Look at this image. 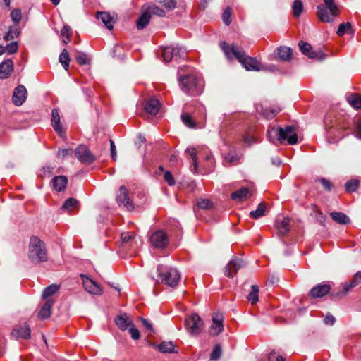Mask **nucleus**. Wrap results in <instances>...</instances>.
Listing matches in <instances>:
<instances>
[{"mask_svg":"<svg viewBox=\"0 0 361 361\" xmlns=\"http://www.w3.org/2000/svg\"><path fill=\"white\" fill-rule=\"evenodd\" d=\"M116 200L120 206H123L126 209L130 211L134 208L132 200L130 199L128 189L125 186H121L116 197Z\"/></svg>","mask_w":361,"mask_h":361,"instance_id":"14","label":"nucleus"},{"mask_svg":"<svg viewBox=\"0 0 361 361\" xmlns=\"http://www.w3.org/2000/svg\"><path fill=\"white\" fill-rule=\"evenodd\" d=\"M54 305V300L48 299L46 300L38 313V317L44 319L50 317L51 310Z\"/></svg>","mask_w":361,"mask_h":361,"instance_id":"32","label":"nucleus"},{"mask_svg":"<svg viewBox=\"0 0 361 361\" xmlns=\"http://www.w3.org/2000/svg\"><path fill=\"white\" fill-rule=\"evenodd\" d=\"M243 267V260L239 258L231 259L224 269V274L229 278H233Z\"/></svg>","mask_w":361,"mask_h":361,"instance_id":"16","label":"nucleus"},{"mask_svg":"<svg viewBox=\"0 0 361 361\" xmlns=\"http://www.w3.org/2000/svg\"><path fill=\"white\" fill-rule=\"evenodd\" d=\"M266 210H267V205H266V204L264 202H261L258 205L257 209L250 212V216L252 219H258V218L265 215Z\"/></svg>","mask_w":361,"mask_h":361,"instance_id":"39","label":"nucleus"},{"mask_svg":"<svg viewBox=\"0 0 361 361\" xmlns=\"http://www.w3.org/2000/svg\"><path fill=\"white\" fill-rule=\"evenodd\" d=\"M224 317L221 313H214L212 316V324L210 328V334L212 336H217L223 331Z\"/></svg>","mask_w":361,"mask_h":361,"instance_id":"17","label":"nucleus"},{"mask_svg":"<svg viewBox=\"0 0 361 361\" xmlns=\"http://www.w3.org/2000/svg\"><path fill=\"white\" fill-rule=\"evenodd\" d=\"M318 180L326 190L330 191L333 188V184L329 180L321 178Z\"/></svg>","mask_w":361,"mask_h":361,"instance_id":"56","label":"nucleus"},{"mask_svg":"<svg viewBox=\"0 0 361 361\" xmlns=\"http://www.w3.org/2000/svg\"><path fill=\"white\" fill-rule=\"evenodd\" d=\"M114 322L121 331L127 330L133 324L132 319L126 313L116 316Z\"/></svg>","mask_w":361,"mask_h":361,"instance_id":"22","label":"nucleus"},{"mask_svg":"<svg viewBox=\"0 0 361 361\" xmlns=\"http://www.w3.org/2000/svg\"><path fill=\"white\" fill-rule=\"evenodd\" d=\"M142 11H146L149 15H157L160 17L165 16V11L154 4H145L142 7Z\"/></svg>","mask_w":361,"mask_h":361,"instance_id":"33","label":"nucleus"},{"mask_svg":"<svg viewBox=\"0 0 361 361\" xmlns=\"http://www.w3.org/2000/svg\"><path fill=\"white\" fill-rule=\"evenodd\" d=\"M75 59L80 65H85L88 63L87 55L79 51H75Z\"/></svg>","mask_w":361,"mask_h":361,"instance_id":"49","label":"nucleus"},{"mask_svg":"<svg viewBox=\"0 0 361 361\" xmlns=\"http://www.w3.org/2000/svg\"><path fill=\"white\" fill-rule=\"evenodd\" d=\"M142 13L137 20V28L142 30L148 25L150 21L151 16L146 11H142Z\"/></svg>","mask_w":361,"mask_h":361,"instance_id":"35","label":"nucleus"},{"mask_svg":"<svg viewBox=\"0 0 361 361\" xmlns=\"http://www.w3.org/2000/svg\"><path fill=\"white\" fill-rule=\"evenodd\" d=\"M135 235L134 233H123L121 235V240L122 244L130 243L135 240Z\"/></svg>","mask_w":361,"mask_h":361,"instance_id":"54","label":"nucleus"},{"mask_svg":"<svg viewBox=\"0 0 361 361\" xmlns=\"http://www.w3.org/2000/svg\"><path fill=\"white\" fill-rule=\"evenodd\" d=\"M51 125L54 130L59 134L60 137H65V131L63 130V126L60 122L59 112L56 109L52 110Z\"/></svg>","mask_w":361,"mask_h":361,"instance_id":"21","label":"nucleus"},{"mask_svg":"<svg viewBox=\"0 0 361 361\" xmlns=\"http://www.w3.org/2000/svg\"><path fill=\"white\" fill-rule=\"evenodd\" d=\"M290 219L288 217H278L276 221L275 226L279 234L283 235L290 230Z\"/></svg>","mask_w":361,"mask_h":361,"instance_id":"25","label":"nucleus"},{"mask_svg":"<svg viewBox=\"0 0 361 361\" xmlns=\"http://www.w3.org/2000/svg\"><path fill=\"white\" fill-rule=\"evenodd\" d=\"M197 205L200 209H208L213 207V203L208 199H200L197 201Z\"/></svg>","mask_w":361,"mask_h":361,"instance_id":"50","label":"nucleus"},{"mask_svg":"<svg viewBox=\"0 0 361 361\" xmlns=\"http://www.w3.org/2000/svg\"><path fill=\"white\" fill-rule=\"evenodd\" d=\"M5 53L12 54L18 51V43L16 42H12L10 44L4 47Z\"/></svg>","mask_w":361,"mask_h":361,"instance_id":"55","label":"nucleus"},{"mask_svg":"<svg viewBox=\"0 0 361 361\" xmlns=\"http://www.w3.org/2000/svg\"><path fill=\"white\" fill-rule=\"evenodd\" d=\"M298 46L301 52L310 59L322 61L326 57V55L321 50L313 51L311 45L307 42L300 41Z\"/></svg>","mask_w":361,"mask_h":361,"instance_id":"11","label":"nucleus"},{"mask_svg":"<svg viewBox=\"0 0 361 361\" xmlns=\"http://www.w3.org/2000/svg\"><path fill=\"white\" fill-rule=\"evenodd\" d=\"M360 283H361V271L357 272L353 276L352 281L350 283L345 284L343 287V290L341 293V295H346L352 288L357 286Z\"/></svg>","mask_w":361,"mask_h":361,"instance_id":"31","label":"nucleus"},{"mask_svg":"<svg viewBox=\"0 0 361 361\" xmlns=\"http://www.w3.org/2000/svg\"><path fill=\"white\" fill-rule=\"evenodd\" d=\"M330 216L334 221L341 224H347L350 222L348 216L342 212H334L330 214Z\"/></svg>","mask_w":361,"mask_h":361,"instance_id":"36","label":"nucleus"},{"mask_svg":"<svg viewBox=\"0 0 361 361\" xmlns=\"http://www.w3.org/2000/svg\"><path fill=\"white\" fill-rule=\"evenodd\" d=\"M258 293H259L258 286H257V285L252 286L251 291L249 293V294L247 295V300L252 305L255 304L259 300Z\"/></svg>","mask_w":361,"mask_h":361,"instance_id":"44","label":"nucleus"},{"mask_svg":"<svg viewBox=\"0 0 361 361\" xmlns=\"http://www.w3.org/2000/svg\"><path fill=\"white\" fill-rule=\"evenodd\" d=\"M352 31V25L350 23H341L339 25L336 32L338 36H343L344 34Z\"/></svg>","mask_w":361,"mask_h":361,"instance_id":"47","label":"nucleus"},{"mask_svg":"<svg viewBox=\"0 0 361 361\" xmlns=\"http://www.w3.org/2000/svg\"><path fill=\"white\" fill-rule=\"evenodd\" d=\"M183 68L178 71V84L181 90L188 95L196 96L202 93L203 89L202 80L197 76L194 70L183 73Z\"/></svg>","mask_w":361,"mask_h":361,"instance_id":"3","label":"nucleus"},{"mask_svg":"<svg viewBox=\"0 0 361 361\" xmlns=\"http://www.w3.org/2000/svg\"><path fill=\"white\" fill-rule=\"evenodd\" d=\"M344 128H341L338 125L329 127L327 130V135L331 137L334 141L343 138L345 135L343 133Z\"/></svg>","mask_w":361,"mask_h":361,"instance_id":"29","label":"nucleus"},{"mask_svg":"<svg viewBox=\"0 0 361 361\" xmlns=\"http://www.w3.org/2000/svg\"><path fill=\"white\" fill-rule=\"evenodd\" d=\"M224 160L226 163H229L231 164H237L239 161V157L238 156L228 154L225 157Z\"/></svg>","mask_w":361,"mask_h":361,"instance_id":"58","label":"nucleus"},{"mask_svg":"<svg viewBox=\"0 0 361 361\" xmlns=\"http://www.w3.org/2000/svg\"><path fill=\"white\" fill-rule=\"evenodd\" d=\"M149 240L152 246L156 248L163 249L166 247L169 243L167 234L161 230L152 233Z\"/></svg>","mask_w":361,"mask_h":361,"instance_id":"12","label":"nucleus"},{"mask_svg":"<svg viewBox=\"0 0 361 361\" xmlns=\"http://www.w3.org/2000/svg\"><path fill=\"white\" fill-rule=\"evenodd\" d=\"M27 257L34 264L47 261V251L45 243L37 236H32L30 239Z\"/></svg>","mask_w":361,"mask_h":361,"instance_id":"5","label":"nucleus"},{"mask_svg":"<svg viewBox=\"0 0 361 361\" xmlns=\"http://www.w3.org/2000/svg\"><path fill=\"white\" fill-rule=\"evenodd\" d=\"M232 9L230 7H227L223 14L222 20L226 25H229L231 23Z\"/></svg>","mask_w":361,"mask_h":361,"instance_id":"51","label":"nucleus"},{"mask_svg":"<svg viewBox=\"0 0 361 361\" xmlns=\"http://www.w3.org/2000/svg\"><path fill=\"white\" fill-rule=\"evenodd\" d=\"M293 15L298 17L303 11V4L300 0H295L292 6Z\"/></svg>","mask_w":361,"mask_h":361,"instance_id":"48","label":"nucleus"},{"mask_svg":"<svg viewBox=\"0 0 361 361\" xmlns=\"http://www.w3.org/2000/svg\"><path fill=\"white\" fill-rule=\"evenodd\" d=\"M96 16L98 20H100L104 23L106 28L109 30L113 29L116 22L114 16H111L108 12H98Z\"/></svg>","mask_w":361,"mask_h":361,"instance_id":"26","label":"nucleus"},{"mask_svg":"<svg viewBox=\"0 0 361 361\" xmlns=\"http://www.w3.org/2000/svg\"><path fill=\"white\" fill-rule=\"evenodd\" d=\"M13 70V62L7 59L0 64V78L5 79L9 77Z\"/></svg>","mask_w":361,"mask_h":361,"instance_id":"27","label":"nucleus"},{"mask_svg":"<svg viewBox=\"0 0 361 361\" xmlns=\"http://www.w3.org/2000/svg\"><path fill=\"white\" fill-rule=\"evenodd\" d=\"M59 62L61 63L66 71L68 70L70 57L69 54L66 49H63L59 56Z\"/></svg>","mask_w":361,"mask_h":361,"instance_id":"42","label":"nucleus"},{"mask_svg":"<svg viewBox=\"0 0 361 361\" xmlns=\"http://www.w3.org/2000/svg\"><path fill=\"white\" fill-rule=\"evenodd\" d=\"M52 185L56 191H63L68 183V178L65 176H55L52 180Z\"/></svg>","mask_w":361,"mask_h":361,"instance_id":"30","label":"nucleus"},{"mask_svg":"<svg viewBox=\"0 0 361 361\" xmlns=\"http://www.w3.org/2000/svg\"><path fill=\"white\" fill-rule=\"evenodd\" d=\"M27 92L26 88L23 85H19L15 88L12 97L13 104L18 106H21L27 99Z\"/></svg>","mask_w":361,"mask_h":361,"instance_id":"15","label":"nucleus"},{"mask_svg":"<svg viewBox=\"0 0 361 361\" xmlns=\"http://www.w3.org/2000/svg\"><path fill=\"white\" fill-rule=\"evenodd\" d=\"M221 345L219 344H216L210 355V360L212 361H216L221 357Z\"/></svg>","mask_w":361,"mask_h":361,"instance_id":"53","label":"nucleus"},{"mask_svg":"<svg viewBox=\"0 0 361 361\" xmlns=\"http://www.w3.org/2000/svg\"><path fill=\"white\" fill-rule=\"evenodd\" d=\"M61 35L63 37V42L65 44H67L68 42H70L72 35V30L70 26L67 25H64L61 30Z\"/></svg>","mask_w":361,"mask_h":361,"instance_id":"43","label":"nucleus"},{"mask_svg":"<svg viewBox=\"0 0 361 361\" xmlns=\"http://www.w3.org/2000/svg\"><path fill=\"white\" fill-rule=\"evenodd\" d=\"M20 34V29L18 28V25H15L13 27H10L8 29V31L4 36L3 37V39L5 41H9L13 40L18 37Z\"/></svg>","mask_w":361,"mask_h":361,"instance_id":"38","label":"nucleus"},{"mask_svg":"<svg viewBox=\"0 0 361 361\" xmlns=\"http://www.w3.org/2000/svg\"><path fill=\"white\" fill-rule=\"evenodd\" d=\"M190 105L186 104L184 108L183 113L181 114V120L182 122L188 128H195L197 126L196 121L195 119L197 117V113L195 111L193 113V115H190V114L188 112V108Z\"/></svg>","mask_w":361,"mask_h":361,"instance_id":"18","label":"nucleus"},{"mask_svg":"<svg viewBox=\"0 0 361 361\" xmlns=\"http://www.w3.org/2000/svg\"><path fill=\"white\" fill-rule=\"evenodd\" d=\"M269 140L275 144H283L287 142L289 145H295L298 142L296 129L293 126L270 127L267 132Z\"/></svg>","mask_w":361,"mask_h":361,"instance_id":"4","label":"nucleus"},{"mask_svg":"<svg viewBox=\"0 0 361 361\" xmlns=\"http://www.w3.org/2000/svg\"><path fill=\"white\" fill-rule=\"evenodd\" d=\"M281 109L279 107H269L262 109V115L267 118L271 119L273 118L277 114H279Z\"/></svg>","mask_w":361,"mask_h":361,"instance_id":"40","label":"nucleus"},{"mask_svg":"<svg viewBox=\"0 0 361 361\" xmlns=\"http://www.w3.org/2000/svg\"><path fill=\"white\" fill-rule=\"evenodd\" d=\"M73 150L72 149H59L57 152V156L59 157L65 158L68 156H72L73 155Z\"/></svg>","mask_w":361,"mask_h":361,"instance_id":"59","label":"nucleus"},{"mask_svg":"<svg viewBox=\"0 0 361 361\" xmlns=\"http://www.w3.org/2000/svg\"><path fill=\"white\" fill-rule=\"evenodd\" d=\"M140 321L142 322V326L148 330L151 334L154 333V330L153 329L152 324L146 319L141 318Z\"/></svg>","mask_w":361,"mask_h":361,"instance_id":"61","label":"nucleus"},{"mask_svg":"<svg viewBox=\"0 0 361 361\" xmlns=\"http://www.w3.org/2000/svg\"><path fill=\"white\" fill-rule=\"evenodd\" d=\"M252 190L242 187L231 194V199L238 202L245 201L252 196Z\"/></svg>","mask_w":361,"mask_h":361,"instance_id":"24","label":"nucleus"},{"mask_svg":"<svg viewBox=\"0 0 361 361\" xmlns=\"http://www.w3.org/2000/svg\"><path fill=\"white\" fill-rule=\"evenodd\" d=\"M59 289V287L57 285L51 284L47 288H44L43 293H42V298L47 299L49 297L55 294Z\"/></svg>","mask_w":361,"mask_h":361,"instance_id":"45","label":"nucleus"},{"mask_svg":"<svg viewBox=\"0 0 361 361\" xmlns=\"http://www.w3.org/2000/svg\"><path fill=\"white\" fill-rule=\"evenodd\" d=\"M154 347L157 348L160 352L163 353H174L175 345L171 341H164L159 345H154Z\"/></svg>","mask_w":361,"mask_h":361,"instance_id":"37","label":"nucleus"},{"mask_svg":"<svg viewBox=\"0 0 361 361\" xmlns=\"http://www.w3.org/2000/svg\"><path fill=\"white\" fill-rule=\"evenodd\" d=\"M160 102L155 98L149 99L145 105V110L151 115H156L160 109Z\"/></svg>","mask_w":361,"mask_h":361,"instance_id":"28","label":"nucleus"},{"mask_svg":"<svg viewBox=\"0 0 361 361\" xmlns=\"http://www.w3.org/2000/svg\"><path fill=\"white\" fill-rule=\"evenodd\" d=\"M82 285L85 290L90 294L100 295L103 293L102 288L96 281L86 275L81 274Z\"/></svg>","mask_w":361,"mask_h":361,"instance_id":"13","label":"nucleus"},{"mask_svg":"<svg viewBox=\"0 0 361 361\" xmlns=\"http://www.w3.org/2000/svg\"><path fill=\"white\" fill-rule=\"evenodd\" d=\"M128 331L133 340H138L140 338L139 330L136 329L133 324L128 329Z\"/></svg>","mask_w":361,"mask_h":361,"instance_id":"57","label":"nucleus"},{"mask_svg":"<svg viewBox=\"0 0 361 361\" xmlns=\"http://www.w3.org/2000/svg\"><path fill=\"white\" fill-rule=\"evenodd\" d=\"M164 180L167 182L169 185L172 186L175 184V180L173 175L170 171H166L164 175Z\"/></svg>","mask_w":361,"mask_h":361,"instance_id":"60","label":"nucleus"},{"mask_svg":"<svg viewBox=\"0 0 361 361\" xmlns=\"http://www.w3.org/2000/svg\"><path fill=\"white\" fill-rule=\"evenodd\" d=\"M185 326L190 334L197 335L202 331L203 322L200 316L195 313L186 317Z\"/></svg>","mask_w":361,"mask_h":361,"instance_id":"9","label":"nucleus"},{"mask_svg":"<svg viewBox=\"0 0 361 361\" xmlns=\"http://www.w3.org/2000/svg\"><path fill=\"white\" fill-rule=\"evenodd\" d=\"M11 18L16 25H18L22 18L21 10L19 8L13 9L11 13Z\"/></svg>","mask_w":361,"mask_h":361,"instance_id":"52","label":"nucleus"},{"mask_svg":"<svg viewBox=\"0 0 361 361\" xmlns=\"http://www.w3.org/2000/svg\"><path fill=\"white\" fill-rule=\"evenodd\" d=\"M78 207V201L74 198H69L66 200L62 206V209L71 212Z\"/></svg>","mask_w":361,"mask_h":361,"instance_id":"41","label":"nucleus"},{"mask_svg":"<svg viewBox=\"0 0 361 361\" xmlns=\"http://www.w3.org/2000/svg\"><path fill=\"white\" fill-rule=\"evenodd\" d=\"M157 271L161 283L170 287H176L180 281V274L177 269L173 267L159 264Z\"/></svg>","mask_w":361,"mask_h":361,"instance_id":"7","label":"nucleus"},{"mask_svg":"<svg viewBox=\"0 0 361 361\" xmlns=\"http://www.w3.org/2000/svg\"><path fill=\"white\" fill-rule=\"evenodd\" d=\"M324 4H319L317 7V16L323 23H331L338 15L339 11L334 0H323Z\"/></svg>","mask_w":361,"mask_h":361,"instance_id":"6","label":"nucleus"},{"mask_svg":"<svg viewBox=\"0 0 361 361\" xmlns=\"http://www.w3.org/2000/svg\"><path fill=\"white\" fill-rule=\"evenodd\" d=\"M75 154L78 159L84 164H92L96 160V157L85 145H79L75 149Z\"/></svg>","mask_w":361,"mask_h":361,"instance_id":"10","label":"nucleus"},{"mask_svg":"<svg viewBox=\"0 0 361 361\" xmlns=\"http://www.w3.org/2000/svg\"><path fill=\"white\" fill-rule=\"evenodd\" d=\"M330 290L331 287L329 284L319 283L310 290V295L312 298H322L327 295Z\"/></svg>","mask_w":361,"mask_h":361,"instance_id":"20","label":"nucleus"},{"mask_svg":"<svg viewBox=\"0 0 361 361\" xmlns=\"http://www.w3.org/2000/svg\"><path fill=\"white\" fill-rule=\"evenodd\" d=\"M335 321V317L332 315H326L324 319V323L329 325H333Z\"/></svg>","mask_w":361,"mask_h":361,"instance_id":"64","label":"nucleus"},{"mask_svg":"<svg viewBox=\"0 0 361 361\" xmlns=\"http://www.w3.org/2000/svg\"><path fill=\"white\" fill-rule=\"evenodd\" d=\"M269 361H285L284 358L277 355L275 352H271L269 355Z\"/></svg>","mask_w":361,"mask_h":361,"instance_id":"63","label":"nucleus"},{"mask_svg":"<svg viewBox=\"0 0 361 361\" xmlns=\"http://www.w3.org/2000/svg\"><path fill=\"white\" fill-rule=\"evenodd\" d=\"M346 99L354 109L361 108V94L358 93H350L346 95Z\"/></svg>","mask_w":361,"mask_h":361,"instance_id":"34","label":"nucleus"},{"mask_svg":"<svg viewBox=\"0 0 361 361\" xmlns=\"http://www.w3.org/2000/svg\"><path fill=\"white\" fill-rule=\"evenodd\" d=\"M185 153L190 160L191 171L194 173L207 174L211 173L214 167V160L209 151L203 152L197 148H187Z\"/></svg>","mask_w":361,"mask_h":361,"instance_id":"2","label":"nucleus"},{"mask_svg":"<svg viewBox=\"0 0 361 361\" xmlns=\"http://www.w3.org/2000/svg\"><path fill=\"white\" fill-rule=\"evenodd\" d=\"M292 54V49L290 47L281 46L275 50L274 58L276 61H289Z\"/></svg>","mask_w":361,"mask_h":361,"instance_id":"19","label":"nucleus"},{"mask_svg":"<svg viewBox=\"0 0 361 361\" xmlns=\"http://www.w3.org/2000/svg\"><path fill=\"white\" fill-rule=\"evenodd\" d=\"M163 59L165 62H169L172 60L184 59L187 53L185 49L178 47H166L161 51Z\"/></svg>","mask_w":361,"mask_h":361,"instance_id":"8","label":"nucleus"},{"mask_svg":"<svg viewBox=\"0 0 361 361\" xmlns=\"http://www.w3.org/2000/svg\"><path fill=\"white\" fill-rule=\"evenodd\" d=\"M219 45L228 60L238 59L246 70L259 71L264 69L256 59L247 56L242 47L226 42H221Z\"/></svg>","mask_w":361,"mask_h":361,"instance_id":"1","label":"nucleus"},{"mask_svg":"<svg viewBox=\"0 0 361 361\" xmlns=\"http://www.w3.org/2000/svg\"><path fill=\"white\" fill-rule=\"evenodd\" d=\"M161 4L166 9L172 10L176 7L177 2L175 0H166Z\"/></svg>","mask_w":361,"mask_h":361,"instance_id":"62","label":"nucleus"},{"mask_svg":"<svg viewBox=\"0 0 361 361\" xmlns=\"http://www.w3.org/2000/svg\"><path fill=\"white\" fill-rule=\"evenodd\" d=\"M30 328L27 324L15 328L12 332V336L16 338L29 339L30 338Z\"/></svg>","mask_w":361,"mask_h":361,"instance_id":"23","label":"nucleus"},{"mask_svg":"<svg viewBox=\"0 0 361 361\" xmlns=\"http://www.w3.org/2000/svg\"><path fill=\"white\" fill-rule=\"evenodd\" d=\"M359 185V180L356 179H351L347 181L345 184V190L348 192H353L356 191Z\"/></svg>","mask_w":361,"mask_h":361,"instance_id":"46","label":"nucleus"}]
</instances>
